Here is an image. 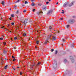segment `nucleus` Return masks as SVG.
<instances>
[{"label": "nucleus", "instance_id": "nucleus-49", "mask_svg": "<svg viewBox=\"0 0 76 76\" xmlns=\"http://www.w3.org/2000/svg\"><path fill=\"white\" fill-rule=\"evenodd\" d=\"M17 7V6L16 5H15L14 7L15 8V7Z\"/></svg>", "mask_w": 76, "mask_h": 76}, {"label": "nucleus", "instance_id": "nucleus-10", "mask_svg": "<svg viewBox=\"0 0 76 76\" xmlns=\"http://www.w3.org/2000/svg\"><path fill=\"white\" fill-rule=\"evenodd\" d=\"M37 13L39 15H42L43 14V12H42V11H40L38 12Z\"/></svg>", "mask_w": 76, "mask_h": 76}, {"label": "nucleus", "instance_id": "nucleus-15", "mask_svg": "<svg viewBox=\"0 0 76 76\" xmlns=\"http://www.w3.org/2000/svg\"><path fill=\"white\" fill-rule=\"evenodd\" d=\"M46 9H47V7H43L42 8V10H46Z\"/></svg>", "mask_w": 76, "mask_h": 76}, {"label": "nucleus", "instance_id": "nucleus-2", "mask_svg": "<svg viewBox=\"0 0 76 76\" xmlns=\"http://www.w3.org/2000/svg\"><path fill=\"white\" fill-rule=\"evenodd\" d=\"M35 62H33L32 65L30 66V69H33V68L34 67H35Z\"/></svg>", "mask_w": 76, "mask_h": 76}, {"label": "nucleus", "instance_id": "nucleus-11", "mask_svg": "<svg viewBox=\"0 0 76 76\" xmlns=\"http://www.w3.org/2000/svg\"><path fill=\"white\" fill-rule=\"evenodd\" d=\"M41 63L40 62H39L37 64L36 66H35V68L37 67H38L39 66V65Z\"/></svg>", "mask_w": 76, "mask_h": 76}, {"label": "nucleus", "instance_id": "nucleus-36", "mask_svg": "<svg viewBox=\"0 0 76 76\" xmlns=\"http://www.w3.org/2000/svg\"><path fill=\"white\" fill-rule=\"evenodd\" d=\"M62 41H63V42H64V39H62Z\"/></svg>", "mask_w": 76, "mask_h": 76}, {"label": "nucleus", "instance_id": "nucleus-16", "mask_svg": "<svg viewBox=\"0 0 76 76\" xmlns=\"http://www.w3.org/2000/svg\"><path fill=\"white\" fill-rule=\"evenodd\" d=\"M48 39H47V40H46L45 41V44H47V42H48Z\"/></svg>", "mask_w": 76, "mask_h": 76}, {"label": "nucleus", "instance_id": "nucleus-9", "mask_svg": "<svg viewBox=\"0 0 76 76\" xmlns=\"http://www.w3.org/2000/svg\"><path fill=\"white\" fill-rule=\"evenodd\" d=\"M72 58L73 57L72 56H70V58L71 59V60L72 63H74V59Z\"/></svg>", "mask_w": 76, "mask_h": 76}, {"label": "nucleus", "instance_id": "nucleus-3", "mask_svg": "<svg viewBox=\"0 0 76 76\" xmlns=\"http://www.w3.org/2000/svg\"><path fill=\"white\" fill-rule=\"evenodd\" d=\"M53 12V10L52 9H51L48 11L47 14V15H50L52 14V12Z\"/></svg>", "mask_w": 76, "mask_h": 76}, {"label": "nucleus", "instance_id": "nucleus-37", "mask_svg": "<svg viewBox=\"0 0 76 76\" xmlns=\"http://www.w3.org/2000/svg\"><path fill=\"white\" fill-rule=\"evenodd\" d=\"M12 58H14L15 57H14L13 56H12Z\"/></svg>", "mask_w": 76, "mask_h": 76}, {"label": "nucleus", "instance_id": "nucleus-23", "mask_svg": "<svg viewBox=\"0 0 76 76\" xmlns=\"http://www.w3.org/2000/svg\"><path fill=\"white\" fill-rule=\"evenodd\" d=\"M19 1H20V0H18L15 2V3H19Z\"/></svg>", "mask_w": 76, "mask_h": 76}, {"label": "nucleus", "instance_id": "nucleus-60", "mask_svg": "<svg viewBox=\"0 0 76 76\" xmlns=\"http://www.w3.org/2000/svg\"><path fill=\"white\" fill-rule=\"evenodd\" d=\"M10 32H12V31H10Z\"/></svg>", "mask_w": 76, "mask_h": 76}, {"label": "nucleus", "instance_id": "nucleus-50", "mask_svg": "<svg viewBox=\"0 0 76 76\" xmlns=\"http://www.w3.org/2000/svg\"><path fill=\"white\" fill-rule=\"evenodd\" d=\"M34 0H31V1H34Z\"/></svg>", "mask_w": 76, "mask_h": 76}, {"label": "nucleus", "instance_id": "nucleus-54", "mask_svg": "<svg viewBox=\"0 0 76 76\" xmlns=\"http://www.w3.org/2000/svg\"><path fill=\"white\" fill-rule=\"evenodd\" d=\"M1 20H3V18H1Z\"/></svg>", "mask_w": 76, "mask_h": 76}, {"label": "nucleus", "instance_id": "nucleus-25", "mask_svg": "<svg viewBox=\"0 0 76 76\" xmlns=\"http://www.w3.org/2000/svg\"><path fill=\"white\" fill-rule=\"evenodd\" d=\"M19 13V11L17 10L16 12V14H18Z\"/></svg>", "mask_w": 76, "mask_h": 76}, {"label": "nucleus", "instance_id": "nucleus-56", "mask_svg": "<svg viewBox=\"0 0 76 76\" xmlns=\"http://www.w3.org/2000/svg\"><path fill=\"white\" fill-rule=\"evenodd\" d=\"M58 4V2H57V3H56V4Z\"/></svg>", "mask_w": 76, "mask_h": 76}, {"label": "nucleus", "instance_id": "nucleus-51", "mask_svg": "<svg viewBox=\"0 0 76 76\" xmlns=\"http://www.w3.org/2000/svg\"><path fill=\"white\" fill-rule=\"evenodd\" d=\"M71 47L72 48V47H74V46L72 45V46Z\"/></svg>", "mask_w": 76, "mask_h": 76}, {"label": "nucleus", "instance_id": "nucleus-26", "mask_svg": "<svg viewBox=\"0 0 76 76\" xmlns=\"http://www.w3.org/2000/svg\"><path fill=\"white\" fill-rule=\"evenodd\" d=\"M52 29V27H51V26H50L49 27V29Z\"/></svg>", "mask_w": 76, "mask_h": 76}, {"label": "nucleus", "instance_id": "nucleus-13", "mask_svg": "<svg viewBox=\"0 0 76 76\" xmlns=\"http://www.w3.org/2000/svg\"><path fill=\"white\" fill-rule=\"evenodd\" d=\"M64 7H66L67 6V2H65L64 4Z\"/></svg>", "mask_w": 76, "mask_h": 76}, {"label": "nucleus", "instance_id": "nucleus-47", "mask_svg": "<svg viewBox=\"0 0 76 76\" xmlns=\"http://www.w3.org/2000/svg\"><path fill=\"white\" fill-rule=\"evenodd\" d=\"M10 20H12V18H9Z\"/></svg>", "mask_w": 76, "mask_h": 76}, {"label": "nucleus", "instance_id": "nucleus-43", "mask_svg": "<svg viewBox=\"0 0 76 76\" xmlns=\"http://www.w3.org/2000/svg\"><path fill=\"white\" fill-rule=\"evenodd\" d=\"M35 9H34L32 11L33 12H34L35 11Z\"/></svg>", "mask_w": 76, "mask_h": 76}, {"label": "nucleus", "instance_id": "nucleus-55", "mask_svg": "<svg viewBox=\"0 0 76 76\" xmlns=\"http://www.w3.org/2000/svg\"><path fill=\"white\" fill-rule=\"evenodd\" d=\"M58 33H60V31H58Z\"/></svg>", "mask_w": 76, "mask_h": 76}, {"label": "nucleus", "instance_id": "nucleus-33", "mask_svg": "<svg viewBox=\"0 0 76 76\" xmlns=\"http://www.w3.org/2000/svg\"><path fill=\"white\" fill-rule=\"evenodd\" d=\"M28 4V2H27V1H25V4Z\"/></svg>", "mask_w": 76, "mask_h": 76}, {"label": "nucleus", "instance_id": "nucleus-58", "mask_svg": "<svg viewBox=\"0 0 76 76\" xmlns=\"http://www.w3.org/2000/svg\"><path fill=\"white\" fill-rule=\"evenodd\" d=\"M49 0V1H51V0Z\"/></svg>", "mask_w": 76, "mask_h": 76}, {"label": "nucleus", "instance_id": "nucleus-27", "mask_svg": "<svg viewBox=\"0 0 76 76\" xmlns=\"http://www.w3.org/2000/svg\"><path fill=\"white\" fill-rule=\"evenodd\" d=\"M3 44H4V45H6V42H3Z\"/></svg>", "mask_w": 76, "mask_h": 76}, {"label": "nucleus", "instance_id": "nucleus-4", "mask_svg": "<svg viewBox=\"0 0 76 76\" xmlns=\"http://www.w3.org/2000/svg\"><path fill=\"white\" fill-rule=\"evenodd\" d=\"M53 12V10L52 9H51L48 11L47 14V15H50L52 14V12Z\"/></svg>", "mask_w": 76, "mask_h": 76}, {"label": "nucleus", "instance_id": "nucleus-57", "mask_svg": "<svg viewBox=\"0 0 76 76\" xmlns=\"http://www.w3.org/2000/svg\"><path fill=\"white\" fill-rule=\"evenodd\" d=\"M17 68H19V67L18 66V67H17Z\"/></svg>", "mask_w": 76, "mask_h": 76}, {"label": "nucleus", "instance_id": "nucleus-39", "mask_svg": "<svg viewBox=\"0 0 76 76\" xmlns=\"http://www.w3.org/2000/svg\"><path fill=\"white\" fill-rule=\"evenodd\" d=\"M11 24H12V25H14V23H11Z\"/></svg>", "mask_w": 76, "mask_h": 76}, {"label": "nucleus", "instance_id": "nucleus-14", "mask_svg": "<svg viewBox=\"0 0 76 76\" xmlns=\"http://www.w3.org/2000/svg\"><path fill=\"white\" fill-rule=\"evenodd\" d=\"M52 39L53 40H56V39H57V38H56V37H55V36H53Z\"/></svg>", "mask_w": 76, "mask_h": 76}, {"label": "nucleus", "instance_id": "nucleus-48", "mask_svg": "<svg viewBox=\"0 0 76 76\" xmlns=\"http://www.w3.org/2000/svg\"><path fill=\"white\" fill-rule=\"evenodd\" d=\"M4 28V26H3L1 27V28Z\"/></svg>", "mask_w": 76, "mask_h": 76}, {"label": "nucleus", "instance_id": "nucleus-32", "mask_svg": "<svg viewBox=\"0 0 76 76\" xmlns=\"http://www.w3.org/2000/svg\"><path fill=\"white\" fill-rule=\"evenodd\" d=\"M62 12H61L62 13H63L64 12V10H62Z\"/></svg>", "mask_w": 76, "mask_h": 76}, {"label": "nucleus", "instance_id": "nucleus-24", "mask_svg": "<svg viewBox=\"0 0 76 76\" xmlns=\"http://www.w3.org/2000/svg\"><path fill=\"white\" fill-rule=\"evenodd\" d=\"M34 3H32L31 4V5H32L33 6H34Z\"/></svg>", "mask_w": 76, "mask_h": 76}, {"label": "nucleus", "instance_id": "nucleus-53", "mask_svg": "<svg viewBox=\"0 0 76 76\" xmlns=\"http://www.w3.org/2000/svg\"><path fill=\"white\" fill-rule=\"evenodd\" d=\"M63 18H61L60 19L61 20H63Z\"/></svg>", "mask_w": 76, "mask_h": 76}, {"label": "nucleus", "instance_id": "nucleus-61", "mask_svg": "<svg viewBox=\"0 0 76 76\" xmlns=\"http://www.w3.org/2000/svg\"><path fill=\"white\" fill-rule=\"evenodd\" d=\"M11 40H12V38H11Z\"/></svg>", "mask_w": 76, "mask_h": 76}, {"label": "nucleus", "instance_id": "nucleus-28", "mask_svg": "<svg viewBox=\"0 0 76 76\" xmlns=\"http://www.w3.org/2000/svg\"><path fill=\"white\" fill-rule=\"evenodd\" d=\"M72 18H76V16H72Z\"/></svg>", "mask_w": 76, "mask_h": 76}, {"label": "nucleus", "instance_id": "nucleus-46", "mask_svg": "<svg viewBox=\"0 0 76 76\" xmlns=\"http://www.w3.org/2000/svg\"><path fill=\"white\" fill-rule=\"evenodd\" d=\"M13 70H15V68H13Z\"/></svg>", "mask_w": 76, "mask_h": 76}, {"label": "nucleus", "instance_id": "nucleus-42", "mask_svg": "<svg viewBox=\"0 0 76 76\" xmlns=\"http://www.w3.org/2000/svg\"><path fill=\"white\" fill-rule=\"evenodd\" d=\"M22 75V72H20V75Z\"/></svg>", "mask_w": 76, "mask_h": 76}, {"label": "nucleus", "instance_id": "nucleus-18", "mask_svg": "<svg viewBox=\"0 0 76 76\" xmlns=\"http://www.w3.org/2000/svg\"><path fill=\"white\" fill-rule=\"evenodd\" d=\"M1 3L2 4V5H3V6H4V1H2Z\"/></svg>", "mask_w": 76, "mask_h": 76}, {"label": "nucleus", "instance_id": "nucleus-40", "mask_svg": "<svg viewBox=\"0 0 76 76\" xmlns=\"http://www.w3.org/2000/svg\"><path fill=\"white\" fill-rule=\"evenodd\" d=\"M26 12V10H24L23 11V12L24 13L25 12Z\"/></svg>", "mask_w": 76, "mask_h": 76}, {"label": "nucleus", "instance_id": "nucleus-12", "mask_svg": "<svg viewBox=\"0 0 76 76\" xmlns=\"http://www.w3.org/2000/svg\"><path fill=\"white\" fill-rule=\"evenodd\" d=\"M7 53V50H4V51H3L4 54H6Z\"/></svg>", "mask_w": 76, "mask_h": 76}, {"label": "nucleus", "instance_id": "nucleus-35", "mask_svg": "<svg viewBox=\"0 0 76 76\" xmlns=\"http://www.w3.org/2000/svg\"><path fill=\"white\" fill-rule=\"evenodd\" d=\"M69 25H68L67 26V28H68L69 27Z\"/></svg>", "mask_w": 76, "mask_h": 76}, {"label": "nucleus", "instance_id": "nucleus-19", "mask_svg": "<svg viewBox=\"0 0 76 76\" xmlns=\"http://www.w3.org/2000/svg\"><path fill=\"white\" fill-rule=\"evenodd\" d=\"M26 33H24V34H23V36L24 37H25V36H26Z\"/></svg>", "mask_w": 76, "mask_h": 76}, {"label": "nucleus", "instance_id": "nucleus-6", "mask_svg": "<svg viewBox=\"0 0 76 76\" xmlns=\"http://www.w3.org/2000/svg\"><path fill=\"white\" fill-rule=\"evenodd\" d=\"M69 21L70 23H73L75 22V20L73 19L70 20Z\"/></svg>", "mask_w": 76, "mask_h": 76}, {"label": "nucleus", "instance_id": "nucleus-44", "mask_svg": "<svg viewBox=\"0 0 76 76\" xmlns=\"http://www.w3.org/2000/svg\"><path fill=\"white\" fill-rule=\"evenodd\" d=\"M48 3H49V2H46L47 4H48Z\"/></svg>", "mask_w": 76, "mask_h": 76}, {"label": "nucleus", "instance_id": "nucleus-64", "mask_svg": "<svg viewBox=\"0 0 76 76\" xmlns=\"http://www.w3.org/2000/svg\"><path fill=\"white\" fill-rule=\"evenodd\" d=\"M12 68H13V66H12Z\"/></svg>", "mask_w": 76, "mask_h": 76}, {"label": "nucleus", "instance_id": "nucleus-8", "mask_svg": "<svg viewBox=\"0 0 76 76\" xmlns=\"http://www.w3.org/2000/svg\"><path fill=\"white\" fill-rule=\"evenodd\" d=\"M4 60H3V58H1V64L2 65L3 63H4Z\"/></svg>", "mask_w": 76, "mask_h": 76}, {"label": "nucleus", "instance_id": "nucleus-45", "mask_svg": "<svg viewBox=\"0 0 76 76\" xmlns=\"http://www.w3.org/2000/svg\"><path fill=\"white\" fill-rule=\"evenodd\" d=\"M64 61H65V62L67 61V60L66 59H65L64 60Z\"/></svg>", "mask_w": 76, "mask_h": 76}, {"label": "nucleus", "instance_id": "nucleus-7", "mask_svg": "<svg viewBox=\"0 0 76 76\" xmlns=\"http://www.w3.org/2000/svg\"><path fill=\"white\" fill-rule=\"evenodd\" d=\"M75 3L74 1H73L72 2H71L69 5V7H70L72 6H73V4H74Z\"/></svg>", "mask_w": 76, "mask_h": 76}, {"label": "nucleus", "instance_id": "nucleus-22", "mask_svg": "<svg viewBox=\"0 0 76 76\" xmlns=\"http://www.w3.org/2000/svg\"><path fill=\"white\" fill-rule=\"evenodd\" d=\"M7 65H6L5 67H4V69H7Z\"/></svg>", "mask_w": 76, "mask_h": 76}, {"label": "nucleus", "instance_id": "nucleus-30", "mask_svg": "<svg viewBox=\"0 0 76 76\" xmlns=\"http://www.w3.org/2000/svg\"><path fill=\"white\" fill-rule=\"evenodd\" d=\"M39 41H37L36 42V43H37V44H39Z\"/></svg>", "mask_w": 76, "mask_h": 76}, {"label": "nucleus", "instance_id": "nucleus-17", "mask_svg": "<svg viewBox=\"0 0 76 76\" xmlns=\"http://www.w3.org/2000/svg\"><path fill=\"white\" fill-rule=\"evenodd\" d=\"M49 37H48V38H51V37L52 36V35L50 34L49 35H48Z\"/></svg>", "mask_w": 76, "mask_h": 76}, {"label": "nucleus", "instance_id": "nucleus-5", "mask_svg": "<svg viewBox=\"0 0 76 76\" xmlns=\"http://www.w3.org/2000/svg\"><path fill=\"white\" fill-rule=\"evenodd\" d=\"M53 66L54 69H55V68H56V67H57V62H55L54 63H53Z\"/></svg>", "mask_w": 76, "mask_h": 76}, {"label": "nucleus", "instance_id": "nucleus-29", "mask_svg": "<svg viewBox=\"0 0 76 76\" xmlns=\"http://www.w3.org/2000/svg\"><path fill=\"white\" fill-rule=\"evenodd\" d=\"M0 39H1V40H3V38L2 37H1L0 38Z\"/></svg>", "mask_w": 76, "mask_h": 76}, {"label": "nucleus", "instance_id": "nucleus-41", "mask_svg": "<svg viewBox=\"0 0 76 76\" xmlns=\"http://www.w3.org/2000/svg\"><path fill=\"white\" fill-rule=\"evenodd\" d=\"M54 49H51V52H53V51H54Z\"/></svg>", "mask_w": 76, "mask_h": 76}, {"label": "nucleus", "instance_id": "nucleus-34", "mask_svg": "<svg viewBox=\"0 0 76 76\" xmlns=\"http://www.w3.org/2000/svg\"><path fill=\"white\" fill-rule=\"evenodd\" d=\"M35 48L36 50H38V48H37V47L36 46L35 47Z\"/></svg>", "mask_w": 76, "mask_h": 76}, {"label": "nucleus", "instance_id": "nucleus-31", "mask_svg": "<svg viewBox=\"0 0 76 76\" xmlns=\"http://www.w3.org/2000/svg\"><path fill=\"white\" fill-rule=\"evenodd\" d=\"M15 60H16V59H15V58H14V59H13V61H15Z\"/></svg>", "mask_w": 76, "mask_h": 76}, {"label": "nucleus", "instance_id": "nucleus-59", "mask_svg": "<svg viewBox=\"0 0 76 76\" xmlns=\"http://www.w3.org/2000/svg\"><path fill=\"white\" fill-rule=\"evenodd\" d=\"M10 10H12V9L10 8Z\"/></svg>", "mask_w": 76, "mask_h": 76}, {"label": "nucleus", "instance_id": "nucleus-1", "mask_svg": "<svg viewBox=\"0 0 76 76\" xmlns=\"http://www.w3.org/2000/svg\"><path fill=\"white\" fill-rule=\"evenodd\" d=\"M20 19L21 23H23L24 25V26H25L26 23H27V22H28V19L25 18L21 17Z\"/></svg>", "mask_w": 76, "mask_h": 76}, {"label": "nucleus", "instance_id": "nucleus-63", "mask_svg": "<svg viewBox=\"0 0 76 76\" xmlns=\"http://www.w3.org/2000/svg\"><path fill=\"white\" fill-rule=\"evenodd\" d=\"M38 5H39V4H38Z\"/></svg>", "mask_w": 76, "mask_h": 76}, {"label": "nucleus", "instance_id": "nucleus-38", "mask_svg": "<svg viewBox=\"0 0 76 76\" xmlns=\"http://www.w3.org/2000/svg\"><path fill=\"white\" fill-rule=\"evenodd\" d=\"M17 39V38L16 37H14V39Z\"/></svg>", "mask_w": 76, "mask_h": 76}, {"label": "nucleus", "instance_id": "nucleus-52", "mask_svg": "<svg viewBox=\"0 0 76 76\" xmlns=\"http://www.w3.org/2000/svg\"><path fill=\"white\" fill-rule=\"evenodd\" d=\"M14 49H16V48L14 47Z\"/></svg>", "mask_w": 76, "mask_h": 76}, {"label": "nucleus", "instance_id": "nucleus-21", "mask_svg": "<svg viewBox=\"0 0 76 76\" xmlns=\"http://www.w3.org/2000/svg\"><path fill=\"white\" fill-rule=\"evenodd\" d=\"M11 17H12V18H14V15L13 14L11 15Z\"/></svg>", "mask_w": 76, "mask_h": 76}, {"label": "nucleus", "instance_id": "nucleus-62", "mask_svg": "<svg viewBox=\"0 0 76 76\" xmlns=\"http://www.w3.org/2000/svg\"><path fill=\"white\" fill-rule=\"evenodd\" d=\"M8 26H9V24H8Z\"/></svg>", "mask_w": 76, "mask_h": 76}, {"label": "nucleus", "instance_id": "nucleus-20", "mask_svg": "<svg viewBox=\"0 0 76 76\" xmlns=\"http://www.w3.org/2000/svg\"><path fill=\"white\" fill-rule=\"evenodd\" d=\"M57 53H58L57 50H56L55 52V54H57Z\"/></svg>", "mask_w": 76, "mask_h": 76}]
</instances>
